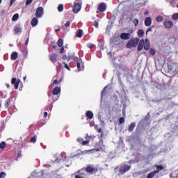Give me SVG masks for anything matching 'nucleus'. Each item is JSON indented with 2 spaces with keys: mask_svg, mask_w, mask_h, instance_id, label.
<instances>
[{
  "mask_svg": "<svg viewBox=\"0 0 178 178\" xmlns=\"http://www.w3.org/2000/svg\"><path fill=\"white\" fill-rule=\"evenodd\" d=\"M149 47H151V43L149 42V40L142 39L140 40L139 44L138 45V51L140 52V51H143V49H145V51H148L149 49Z\"/></svg>",
  "mask_w": 178,
  "mask_h": 178,
  "instance_id": "nucleus-1",
  "label": "nucleus"
},
{
  "mask_svg": "<svg viewBox=\"0 0 178 178\" xmlns=\"http://www.w3.org/2000/svg\"><path fill=\"white\" fill-rule=\"evenodd\" d=\"M138 42H140V38H138L131 39L127 44V48H136V47H137L138 44Z\"/></svg>",
  "mask_w": 178,
  "mask_h": 178,
  "instance_id": "nucleus-2",
  "label": "nucleus"
},
{
  "mask_svg": "<svg viewBox=\"0 0 178 178\" xmlns=\"http://www.w3.org/2000/svg\"><path fill=\"white\" fill-rule=\"evenodd\" d=\"M155 166L156 167V170L153 171V172H149L147 175V178H154V177H155V175H158V173H159V171L160 170H163V165H156Z\"/></svg>",
  "mask_w": 178,
  "mask_h": 178,
  "instance_id": "nucleus-3",
  "label": "nucleus"
},
{
  "mask_svg": "<svg viewBox=\"0 0 178 178\" xmlns=\"http://www.w3.org/2000/svg\"><path fill=\"white\" fill-rule=\"evenodd\" d=\"M81 10V4H80V0L75 1V4L73 8L74 13H79V10Z\"/></svg>",
  "mask_w": 178,
  "mask_h": 178,
  "instance_id": "nucleus-4",
  "label": "nucleus"
},
{
  "mask_svg": "<svg viewBox=\"0 0 178 178\" xmlns=\"http://www.w3.org/2000/svg\"><path fill=\"white\" fill-rule=\"evenodd\" d=\"M44 15V8L42 7H38L35 12V16L38 17V19H40V17H42Z\"/></svg>",
  "mask_w": 178,
  "mask_h": 178,
  "instance_id": "nucleus-5",
  "label": "nucleus"
},
{
  "mask_svg": "<svg viewBox=\"0 0 178 178\" xmlns=\"http://www.w3.org/2000/svg\"><path fill=\"white\" fill-rule=\"evenodd\" d=\"M131 166L127 165V164H124L122 167L120 168V172L121 175H124V173H126V172H129L130 170V168Z\"/></svg>",
  "mask_w": 178,
  "mask_h": 178,
  "instance_id": "nucleus-6",
  "label": "nucleus"
},
{
  "mask_svg": "<svg viewBox=\"0 0 178 178\" xmlns=\"http://www.w3.org/2000/svg\"><path fill=\"white\" fill-rule=\"evenodd\" d=\"M20 79H17L16 78H13L11 80V83L14 85L15 90L19 88V84H20Z\"/></svg>",
  "mask_w": 178,
  "mask_h": 178,
  "instance_id": "nucleus-7",
  "label": "nucleus"
},
{
  "mask_svg": "<svg viewBox=\"0 0 178 178\" xmlns=\"http://www.w3.org/2000/svg\"><path fill=\"white\" fill-rule=\"evenodd\" d=\"M163 24L166 29H172L173 26V22L169 19H165Z\"/></svg>",
  "mask_w": 178,
  "mask_h": 178,
  "instance_id": "nucleus-8",
  "label": "nucleus"
},
{
  "mask_svg": "<svg viewBox=\"0 0 178 178\" xmlns=\"http://www.w3.org/2000/svg\"><path fill=\"white\" fill-rule=\"evenodd\" d=\"M14 31H15V34L20 35V34H22V33L23 31V28H22V26L17 25L15 27Z\"/></svg>",
  "mask_w": 178,
  "mask_h": 178,
  "instance_id": "nucleus-9",
  "label": "nucleus"
},
{
  "mask_svg": "<svg viewBox=\"0 0 178 178\" xmlns=\"http://www.w3.org/2000/svg\"><path fill=\"white\" fill-rule=\"evenodd\" d=\"M50 60L51 62H57V60H59V56H58V54L53 53L50 55Z\"/></svg>",
  "mask_w": 178,
  "mask_h": 178,
  "instance_id": "nucleus-10",
  "label": "nucleus"
},
{
  "mask_svg": "<svg viewBox=\"0 0 178 178\" xmlns=\"http://www.w3.org/2000/svg\"><path fill=\"white\" fill-rule=\"evenodd\" d=\"M151 24H152V19L149 17H147L145 19V26H146V27H149Z\"/></svg>",
  "mask_w": 178,
  "mask_h": 178,
  "instance_id": "nucleus-11",
  "label": "nucleus"
},
{
  "mask_svg": "<svg viewBox=\"0 0 178 178\" xmlns=\"http://www.w3.org/2000/svg\"><path fill=\"white\" fill-rule=\"evenodd\" d=\"M98 10H99V12H105V10H106V4H105L104 3H102L99 5Z\"/></svg>",
  "mask_w": 178,
  "mask_h": 178,
  "instance_id": "nucleus-12",
  "label": "nucleus"
},
{
  "mask_svg": "<svg viewBox=\"0 0 178 178\" xmlns=\"http://www.w3.org/2000/svg\"><path fill=\"white\" fill-rule=\"evenodd\" d=\"M120 38H121V40H129V38H130V33H122L120 35Z\"/></svg>",
  "mask_w": 178,
  "mask_h": 178,
  "instance_id": "nucleus-13",
  "label": "nucleus"
},
{
  "mask_svg": "<svg viewBox=\"0 0 178 178\" xmlns=\"http://www.w3.org/2000/svg\"><path fill=\"white\" fill-rule=\"evenodd\" d=\"M53 95H58V94H60V88L56 87L53 89L52 91Z\"/></svg>",
  "mask_w": 178,
  "mask_h": 178,
  "instance_id": "nucleus-14",
  "label": "nucleus"
},
{
  "mask_svg": "<svg viewBox=\"0 0 178 178\" xmlns=\"http://www.w3.org/2000/svg\"><path fill=\"white\" fill-rule=\"evenodd\" d=\"M86 117L88 118V119L91 120L92 119V118H94V113L91 111H88L86 112Z\"/></svg>",
  "mask_w": 178,
  "mask_h": 178,
  "instance_id": "nucleus-15",
  "label": "nucleus"
},
{
  "mask_svg": "<svg viewBox=\"0 0 178 178\" xmlns=\"http://www.w3.org/2000/svg\"><path fill=\"white\" fill-rule=\"evenodd\" d=\"M37 24H38V19H37V17L33 18V19L31 21L32 27H35V26H37Z\"/></svg>",
  "mask_w": 178,
  "mask_h": 178,
  "instance_id": "nucleus-16",
  "label": "nucleus"
},
{
  "mask_svg": "<svg viewBox=\"0 0 178 178\" xmlns=\"http://www.w3.org/2000/svg\"><path fill=\"white\" fill-rule=\"evenodd\" d=\"M18 55L19 54H17V52H13L11 54V60H16V59H17Z\"/></svg>",
  "mask_w": 178,
  "mask_h": 178,
  "instance_id": "nucleus-17",
  "label": "nucleus"
},
{
  "mask_svg": "<svg viewBox=\"0 0 178 178\" xmlns=\"http://www.w3.org/2000/svg\"><path fill=\"white\" fill-rule=\"evenodd\" d=\"M93 151H96L97 152H98V151H99V149H90V150H84L83 152H81V154H83V155H86V154H88V152H93Z\"/></svg>",
  "mask_w": 178,
  "mask_h": 178,
  "instance_id": "nucleus-18",
  "label": "nucleus"
},
{
  "mask_svg": "<svg viewBox=\"0 0 178 178\" xmlns=\"http://www.w3.org/2000/svg\"><path fill=\"white\" fill-rule=\"evenodd\" d=\"M138 35L140 38H143V37H144V30L139 29L138 31Z\"/></svg>",
  "mask_w": 178,
  "mask_h": 178,
  "instance_id": "nucleus-19",
  "label": "nucleus"
},
{
  "mask_svg": "<svg viewBox=\"0 0 178 178\" xmlns=\"http://www.w3.org/2000/svg\"><path fill=\"white\" fill-rule=\"evenodd\" d=\"M76 36L78 38H81V37H83V30L79 29L77 31Z\"/></svg>",
  "mask_w": 178,
  "mask_h": 178,
  "instance_id": "nucleus-20",
  "label": "nucleus"
},
{
  "mask_svg": "<svg viewBox=\"0 0 178 178\" xmlns=\"http://www.w3.org/2000/svg\"><path fill=\"white\" fill-rule=\"evenodd\" d=\"M134 127H136V123L132 122L128 128L129 131H131L132 130H134Z\"/></svg>",
  "mask_w": 178,
  "mask_h": 178,
  "instance_id": "nucleus-21",
  "label": "nucleus"
},
{
  "mask_svg": "<svg viewBox=\"0 0 178 178\" xmlns=\"http://www.w3.org/2000/svg\"><path fill=\"white\" fill-rule=\"evenodd\" d=\"M156 21L157 23H161V22H163V17L159 15L156 17Z\"/></svg>",
  "mask_w": 178,
  "mask_h": 178,
  "instance_id": "nucleus-22",
  "label": "nucleus"
},
{
  "mask_svg": "<svg viewBox=\"0 0 178 178\" xmlns=\"http://www.w3.org/2000/svg\"><path fill=\"white\" fill-rule=\"evenodd\" d=\"M86 172H87L88 173H91V172H94V167L88 166V167L86 168Z\"/></svg>",
  "mask_w": 178,
  "mask_h": 178,
  "instance_id": "nucleus-23",
  "label": "nucleus"
},
{
  "mask_svg": "<svg viewBox=\"0 0 178 178\" xmlns=\"http://www.w3.org/2000/svg\"><path fill=\"white\" fill-rule=\"evenodd\" d=\"M63 9H64L63 4L58 5V12H60V13L63 12Z\"/></svg>",
  "mask_w": 178,
  "mask_h": 178,
  "instance_id": "nucleus-24",
  "label": "nucleus"
},
{
  "mask_svg": "<svg viewBox=\"0 0 178 178\" xmlns=\"http://www.w3.org/2000/svg\"><path fill=\"white\" fill-rule=\"evenodd\" d=\"M172 20H177L178 19V13H174L172 16Z\"/></svg>",
  "mask_w": 178,
  "mask_h": 178,
  "instance_id": "nucleus-25",
  "label": "nucleus"
},
{
  "mask_svg": "<svg viewBox=\"0 0 178 178\" xmlns=\"http://www.w3.org/2000/svg\"><path fill=\"white\" fill-rule=\"evenodd\" d=\"M58 47H62L63 45V40L59 39L57 42Z\"/></svg>",
  "mask_w": 178,
  "mask_h": 178,
  "instance_id": "nucleus-26",
  "label": "nucleus"
},
{
  "mask_svg": "<svg viewBox=\"0 0 178 178\" xmlns=\"http://www.w3.org/2000/svg\"><path fill=\"white\" fill-rule=\"evenodd\" d=\"M19 19V14H15L13 17V21L16 22Z\"/></svg>",
  "mask_w": 178,
  "mask_h": 178,
  "instance_id": "nucleus-27",
  "label": "nucleus"
},
{
  "mask_svg": "<svg viewBox=\"0 0 178 178\" xmlns=\"http://www.w3.org/2000/svg\"><path fill=\"white\" fill-rule=\"evenodd\" d=\"M149 52L150 55H152V56L155 55V54H156L155 49H152V48L149 49Z\"/></svg>",
  "mask_w": 178,
  "mask_h": 178,
  "instance_id": "nucleus-28",
  "label": "nucleus"
},
{
  "mask_svg": "<svg viewBox=\"0 0 178 178\" xmlns=\"http://www.w3.org/2000/svg\"><path fill=\"white\" fill-rule=\"evenodd\" d=\"M5 147H6V143L5 142H2L1 143H0L1 149H3V148H5Z\"/></svg>",
  "mask_w": 178,
  "mask_h": 178,
  "instance_id": "nucleus-29",
  "label": "nucleus"
},
{
  "mask_svg": "<svg viewBox=\"0 0 178 178\" xmlns=\"http://www.w3.org/2000/svg\"><path fill=\"white\" fill-rule=\"evenodd\" d=\"M107 89H108V86H106V87L104 88L103 91L102 92V98H103V97H104V95H105V91H106Z\"/></svg>",
  "mask_w": 178,
  "mask_h": 178,
  "instance_id": "nucleus-30",
  "label": "nucleus"
},
{
  "mask_svg": "<svg viewBox=\"0 0 178 178\" xmlns=\"http://www.w3.org/2000/svg\"><path fill=\"white\" fill-rule=\"evenodd\" d=\"M133 23L135 24V26H138V23H139L138 19H134Z\"/></svg>",
  "mask_w": 178,
  "mask_h": 178,
  "instance_id": "nucleus-31",
  "label": "nucleus"
},
{
  "mask_svg": "<svg viewBox=\"0 0 178 178\" xmlns=\"http://www.w3.org/2000/svg\"><path fill=\"white\" fill-rule=\"evenodd\" d=\"M87 47H88V48H90V49H92V48H94V47H95V45L92 44V43H88L87 44Z\"/></svg>",
  "mask_w": 178,
  "mask_h": 178,
  "instance_id": "nucleus-32",
  "label": "nucleus"
},
{
  "mask_svg": "<svg viewBox=\"0 0 178 178\" xmlns=\"http://www.w3.org/2000/svg\"><path fill=\"white\" fill-rule=\"evenodd\" d=\"M35 141H37V136L32 137L31 139V143H35Z\"/></svg>",
  "mask_w": 178,
  "mask_h": 178,
  "instance_id": "nucleus-33",
  "label": "nucleus"
},
{
  "mask_svg": "<svg viewBox=\"0 0 178 178\" xmlns=\"http://www.w3.org/2000/svg\"><path fill=\"white\" fill-rule=\"evenodd\" d=\"M60 81H62V79H60L59 81H58V79H55L53 81V84L56 85V84H59L60 83Z\"/></svg>",
  "mask_w": 178,
  "mask_h": 178,
  "instance_id": "nucleus-34",
  "label": "nucleus"
},
{
  "mask_svg": "<svg viewBox=\"0 0 178 178\" xmlns=\"http://www.w3.org/2000/svg\"><path fill=\"white\" fill-rule=\"evenodd\" d=\"M10 105V100L7 99L6 103L5 104L6 108H8Z\"/></svg>",
  "mask_w": 178,
  "mask_h": 178,
  "instance_id": "nucleus-35",
  "label": "nucleus"
},
{
  "mask_svg": "<svg viewBox=\"0 0 178 178\" xmlns=\"http://www.w3.org/2000/svg\"><path fill=\"white\" fill-rule=\"evenodd\" d=\"M6 177V173H5L4 172H2L0 173V178H5Z\"/></svg>",
  "mask_w": 178,
  "mask_h": 178,
  "instance_id": "nucleus-36",
  "label": "nucleus"
},
{
  "mask_svg": "<svg viewBox=\"0 0 178 178\" xmlns=\"http://www.w3.org/2000/svg\"><path fill=\"white\" fill-rule=\"evenodd\" d=\"M63 65L64 67L70 72L71 70L70 67H69V65L66 63H63Z\"/></svg>",
  "mask_w": 178,
  "mask_h": 178,
  "instance_id": "nucleus-37",
  "label": "nucleus"
},
{
  "mask_svg": "<svg viewBox=\"0 0 178 178\" xmlns=\"http://www.w3.org/2000/svg\"><path fill=\"white\" fill-rule=\"evenodd\" d=\"M119 122H120V124H123V123H124V118H120Z\"/></svg>",
  "mask_w": 178,
  "mask_h": 178,
  "instance_id": "nucleus-38",
  "label": "nucleus"
},
{
  "mask_svg": "<svg viewBox=\"0 0 178 178\" xmlns=\"http://www.w3.org/2000/svg\"><path fill=\"white\" fill-rule=\"evenodd\" d=\"M76 66L78 68V72H81V68L80 67V66H81L80 63H77Z\"/></svg>",
  "mask_w": 178,
  "mask_h": 178,
  "instance_id": "nucleus-39",
  "label": "nucleus"
},
{
  "mask_svg": "<svg viewBox=\"0 0 178 178\" xmlns=\"http://www.w3.org/2000/svg\"><path fill=\"white\" fill-rule=\"evenodd\" d=\"M32 3H33V0H26V5L29 6V5H30Z\"/></svg>",
  "mask_w": 178,
  "mask_h": 178,
  "instance_id": "nucleus-40",
  "label": "nucleus"
},
{
  "mask_svg": "<svg viewBox=\"0 0 178 178\" xmlns=\"http://www.w3.org/2000/svg\"><path fill=\"white\" fill-rule=\"evenodd\" d=\"M90 143V140H85L82 142V145H87V144Z\"/></svg>",
  "mask_w": 178,
  "mask_h": 178,
  "instance_id": "nucleus-41",
  "label": "nucleus"
},
{
  "mask_svg": "<svg viewBox=\"0 0 178 178\" xmlns=\"http://www.w3.org/2000/svg\"><path fill=\"white\" fill-rule=\"evenodd\" d=\"M93 26L96 27V29H98V22L95 21L93 23Z\"/></svg>",
  "mask_w": 178,
  "mask_h": 178,
  "instance_id": "nucleus-42",
  "label": "nucleus"
},
{
  "mask_svg": "<svg viewBox=\"0 0 178 178\" xmlns=\"http://www.w3.org/2000/svg\"><path fill=\"white\" fill-rule=\"evenodd\" d=\"M70 59H73L74 60H77V58L73 56V57H69L68 60H70Z\"/></svg>",
  "mask_w": 178,
  "mask_h": 178,
  "instance_id": "nucleus-43",
  "label": "nucleus"
},
{
  "mask_svg": "<svg viewBox=\"0 0 178 178\" xmlns=\"http://www.w3.org/2000/svg\"><path fill=\"white\" fill-rule=\"evenodd\" d=\"M77 141H78V143H83V138H77Z\"/></svg>",
  "mask_w": 178,
  "mask_h": 178,
  "instance_id": "nucleus-44",
  "label": "nucleus"
},
{
  "mask_svg": "<svg viewBox=\"0 0 178 178\" xmlns=\"http://www.w3.org/2000/svg\"><path fill=\"white\" fill-rule=\"evenodd\" d=\"M69 26H70V21L66 22L65 27H69Z\"/></svg>",
  "mask_w": 178,
  "mask_h": 178,
  "instance_id": "nucleus-45",
  "label": "nucleus"
},
{
  "mask_svg": "<svg viewBox=\"0 0 178 178\" xmlns=\"http://www.w3.org/2000/svg\"><path fill=\"white\" fill-rule=\"evenodd\" d=\"M14 2H16V0H11L10 2V6H12V5H13Z\"/></svg>",
  "mask_w": 178,
  "mask_h": 178,
  "instance_id": "nucleus-46",
  "label": "nucleus"
},
{
  "mask_svg": "<svg viewBox=\"0 0 178 178\" xmlns=\"http://www.w3.org/2000/svg\"><path fill=\"white\" fill-rule=\"evenodd\" d=\"M170 3H171L172 6H175V3H176V1L172 0V1H171Z\"/></svg>",
  "mask_w": 178,
  "mask_h": 178,
  "instance_id": "nucleus-47",
  "label": "nucleus"
},
{
  "mask_svg": "<svg viewBox=\"0 0 178 178\" xmlns=\"http://www.w3.org/2000/svg\"><path fill=\"white\" fill-rule=\"evenodd\" d=\"M149 31H152V28H149L146 32V34H148V33H149Z\"/></svg>",
  "mask_w": 178,
  "mask_h": 178,
  "instance_id": "nucleus-48",
  "label": "nucleus"
},
{
  "mask_svg": "<svg viewBox=\"0 0 178 178\" xmlns=\"http://www.w3.org/2000/svg\"><path fill=\"white\" fill-rule=\"evenodd\" d=\"M64 51H65V49H64L63 47H62V48L60 49V54H63Z\"/></svg>",
  "mask_w": 178,
  "mask_h": 178,
  "instance_id": "nucleus-49",
  "label": "nucleus"
},
{
  "mask_svg": "<svg viewBox=\"0 0 178 178\" xmlns=\"http://www.w3.org/2000/svg\"><path fill=\"white\" fill-rule=\"evenodd\" d=\"M63 59L66 60V59H67V56H66V55L63 56Z\"/></svg>",
  "mask_w": 178,
  "mask_h": 178,
  "instance_id": "nucleus-50",
  "label": "nucleus"
},
{
  "mask_svg": "<svg viewBox=\"0 0 178 178\" xmlns=\"http://www.w3.org/2000/svg\"><path fill=\"white\" fill-rule=\"evenodd\" d=\"M75 178H84V177H83V176H81V175H76Z\"/></svg>",
  "mask_w": 178,
  "mask_h": 178,
  "instance_id": "nucleus-51",
  "label": "nucleus"
},
{
  "mask_svg": "<svg viewBox=\"0 0 178 178\" xmlns=\"http://www.w3.org/2000/svg\"><path fill=\"white\" fill-rule=\"evenodd\" d=\"M98 133H102V129L99 128L97 129Z\"/></svg>",
  "mask_w": 178,
  "mask_h": 178,
  "instance_id": "nucleus-52",
  "label": "nucleus"
},
{
  "mask_svg": "<svg viewBox=\"0 0 178 178\" xmlns=\"http://www.w3.org/2000/svg\"><path fill=\"white\" fill-rule=\"evenodd\" d=\"M44 118H47V116H48V112H44Z\"/></svg>",
  "mask_w": 178,
  "mask_h": 178,
  "instance_id": "nucleus-53",
  "label": "nucleus"
},
{
  "mask_svg": "<svg viewBox=\"0 0 178 178\" xmlns=\"http://www.w3.org/2000/svg\"><path fill=\"white\" fill-rule=\"evenodd\" d=\"M28 44H29V38L26 39V41L25 42V45H28Z\"/></svg>",
  "mask_w": 178,
  "mask_h": 178,
  "instance_id": "nucleus-54",
  "label": "nucleus"
},
{
  "mask_svg": "<svg viewBox=\"0 0 178 178\" xmlns=\"http://www.w3.org/2000/svg\"><path fill=\"white\" fill-rule=\"evenodd\" d=\"M149 13L148 11H146V12H145L144 15H145V16H147V15H148Z\"/></svg>",
  "mask_w": 178,
  "mask_h": 178,
  "instance_id": "nucleus-55",
  "label": "nucleus"
},
{
  "mask_svg": "<svg viewBox=\"0 0 178 178\" xmlns=\"http://www.w3.org/2000/svg\"><path fill=\"white\" fill-rule=\"evenodd\" d=\"M23 52H24V55H27V50H24Z\"/></svg>",
  "mask_w": 178,
  "mask_h": 178,
  "instance_id": "nucleus-56",
  "label": "nucleus"
},
{
  "mask_svg": "<svg viewBox=\"0 0 178 178\" xmlns=\"http://www.w3.org/2000/svg\"><path fill=\"white\" fill-rule=\"evenodd\" d=\"M129 33H130L131 34H133V33H134V30H133V29H132V30H130V31H129Z\"/></svg>",
  "mask_w": 178,
  "mask_h": 178,
  "instance_id": "nucleus-57",
  "label": "nucleus"
},
{
  "mask_svg": "<svg viewBox=\"0 0 178 178\" xmlns=\"http://www.w3.org/2000/svg\"><path fill=\"white\" fill-rule=\"evenodd\" d=\"M26 79H27V76H24V78H23L24 81H26Z\"/></svg>",
  "mask_w": 178,
  "mask_h": 178,
  "instance_id": "nucleus-58",
  "label": "nucleus"
},
{
  "mask_svg": "<svg viewBox=\"0 0 178 178\" xmlns=\"http://www.w3.org/2000/svg\"><path fill=\"white\" fill-rule=\"evenodd\" d=\"M95 129L97 130L98 129V125H95Z\"/></svg>",
  "mask_w": 178,
  "mask_h": 178,
  "instance_id": "nucleus-59",
  "label": "nucleus"
},
{
  "mask_svg": "<svg viewBox=\"0 0 178 178\" xmlns=\"http://www.w3.org/2000/svg\"><path fill=\"white\" fill-rule=\"evenodd\" d=\"M6 86H7V88H10V85L7 84Z\"/></svg>",
  "mask_w": 178,
  "mask_h": 178,
  "instance_id": "nucleus-60",
  "label": "nucleus"
},
{
  "mask_svg": "<svg viewBox=\"0 0 178 178\" xmlns=\"http://www.w3.org/2000/svg\"><path fill=\"white\" fill-rule=\"evenodd\" d=\"M56 31H60V29H56Z\"/></svg>",
  "mask_w": 178,
  "mask_h": 178,
  "instance_id": "nucleus-61",
  "label": "nucleus"
},
{
  "mask_svg": "<svg viewBox=\"0 0 178 178\" xmlns=\"http://www.w3.org/2000/svg\"><path fill=\"white\" fill-rule=\"evenodd\" d=\"M101 123H104V120H100Z\"/></svg>",
  "mask_w": 178,
  "mask_h": 178,
  "instance_id": "nucleus-62",
  "label": "nucleus"
},
{
  "mask_svg": "<svg viewBox=\"0 0 178 178\" xmlns=\"http://www.w3.org/2000/svg\"><path fill=\"white\" fill-rule=\"evenodd\" d=\"M0 3H2V0H0Z\"/></svg>",
  "mask_w": 178,
  "mask_h": 178,
  "instance_id": "nucleus-63",
  "label": "nucleus"
},
{
  "mask_svg": "<svg viewBox=\"0 0 178 178\" xmlns=\"http://www.w3.org/2000/svg\"><path fill=\"white\" fill-rule=\"evenodd\" d=\"M177 8H178V4L177 5Z\"/></svg>",
  "mask_w": 178,
  "mask_h": 178,
  "instance_id": "nucleus-64",
  "label": "nucleus"
}]
</instances>
